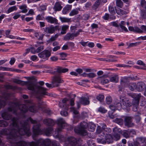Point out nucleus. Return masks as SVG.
<instances>
[{
    "instance_id": "nucleus-9",
    "label": "nucleus",
    "mask_w": 146,
    "mask_h": 146,
    "mask_svg": "<svg viewBox=\"0 0 146 146\" xmlns=\"http://www.w3.org/2000/svg\"><path fill=\"white\" fill-rule=\"evenodd\" d=\"M120 102L123 105L122 106L123 108L129 110V107L131 106V102L127 98H123L122 99L120 98Z\"/></svg>"
},
{
    "instance_id": "nucleus-37",
    "label": "nucleus",
    "mask_w": 146,
    "mask_h": 146,
    "mask_svg": "<svg viewBox=\"0 0 146 146\" xmlns=\"http://www.w3.org/2000/svg\"><path fill=\"white\" fill-rule=\"evenodd\" d=\"M8 121H5L3 120H0V126L6 127L8 125Z\"/></svg>"
},
{
    "instance_id": "nucleus-64",
    "label": "nucleus",
    "mask_w": 146,
    "mask_h": 146,
    "mask_svg": "<svg viewBox=\"0 0 146 146\" xmlns=\"http://www.w3.org/2000/svg\"><path fill=\"white\" fill-rule=\"evenodd\" d=\"M15 59L14 58H11V60L9 61L10 64L11 65H13L15 63Z\"/></svg>"
},
{
    "instance_id": "nucleus-40",
    "label": "nucleus",
    "mask_w": 146,
    "mask_h": 146,
    "mask_svg": "<svg viewBox=\"0 0 146 146\" xmlns=\"http://www.w3.org/2000/svg\"><path fill=\"white\" fill-rule=\"evenodd\" d=\"M122 106H123V105L121 102L120 103H118L115 104L116 110H120L121 108H123Z\"/></svg>"
},
{
    "instance_id": "nucleus-4",
    "label": "nucleus",
    "mask_w": 146,
    "mask_h": 146,
    "mask_svg": "<svg viewBox=\"0 0 146 146\" xmlns=\"http://www.w3.org/2000/svg\"><path fill=\"white\" fill-rule=\"evenodd\" d=\"M87 126H88L89 131L91 132L94 131L96 127L95 124L92 122H90L88 124L86 122L83 121L80 123L79 126H76L74 128V131L78 134L86 135L87 134L86 130Z\"/></svg>"
},
{
    "instance_id": "nucleus-49",
    "label": "nucleus",
    "mask_w": 146,
    "mask_h": 146,
    "mask_svg": "<svg viewBox=\"0 0 146 146\" xmlns=\"http://www.w3.org/2000/svg\"><path fill=\"white\" fill-rule=\"evenodd\" d=\"M141 4L142 7L146 9V2L144 0H141Z\"/></svg>"
},
{
    "instance_id": "nucleus-27",
    "label": "nucleus",
    "mask_w": 146,
    "mask_h": 146,
    "mask_svg": "<svg viewBox=\"0 0 146 146\" xmlns=\"http://www.w3.org/2000/svg\"><path fill=\"white\" fill-rule=\"evenodd\" d=\"M59 19L62 23H69L71 22V18H68L65 17H60Z\"/></svg>"
},
{
    "instance_id": "nucleus-8",
    "label": "nucleus",
    "mask_w": 146,
    "mask_h": 146,
    "mask_svg": "<svg viewBox=\"0 0 146 146\" xmlns=\"http://www.w3.org/2000/svg\"><path fill=\"white\" fill-rule=\"evenodd\" d=\"M51 51L45 50L38 54V56L40 58L45 60H48L51 55Z\"/></svg>"
},
{
    "instance_id": "nucleus-53",
    "label": "nucleus",
    "mask_w": 146,
    "mask_h": 146,
    "mask_svg": "<svg viewBox=\"0 0 146 146\" xmlns=\"http://www.w3.org/2000/svg\"><path fill=\"white\" fill-rule=\"evenodd\" d=\"M119 27L121 29L122 32L124 31L125 32H128V30H127V29L124 26H121Z\"/></svg>"
},
{
    "instance_id": "nucleus-51",
    "label": "nucleus",
    "mask_w": 146,
    "mask_h": 146,
    "mask_svg": "<svg viewBox=\"0 0 146 146\" xmlns=\"http://www.w3.org/2000/svg\"><path fill=\"white\" fill-rule=\"evenodd\" d=\"M58 36L56 35L54 36H52L50 39L49 40V41H54L55 40L57 39Z\"/></svg>"
},
{
    "instance_id": "nucleus-29",
    "label": "nucleus",
    "mask_w": 146,
    "mask_h": 146,
    "mask_svg": "<svg viewBox=\"0 0 146 146\" xmlns=\"http://www.w3.org/2000/svg\"><path fill=\"white\" fill-rule=\"evenodd\" d=\"M117 13L120 15L126 14L127 12L124 10L119 8H118L116 10Z\"/></svg>"
},
{
    "instance_id": "nucleus-2",
    "label": "nucleus",
    "mask_w": 146,
    "mask_h": 146,
    "mask_svg": "<svg viewBox=\"0 0 146 146\" xmlns=\"http://www.w3.org/2000/svg\"><path fill=\"white\" fill-rule=\"evenodd\" d=\"M25 102L27 104H31L29 106L28 104L19 105L18 103H12L10 105V106L8 108V110L10 112H13V113L16 114L18 109L21 111L22 113H25L28 110L32 112L36 111L37 108L36 106L34 104H32V101L31 100H26Z\"/></svg>"
},
{
    "instance_id": "nucleus-39",
    "label": "nucleus",
    "mask_w": 146,
    "mask_h": 146,
    "mask_svg": "<svg viewBox=\"0 0 146 146\" xmlns=\"http://www.w3.org/2000/svg\"><path fill=\"white\" fill-rule=\"evenodd\" d=\"M141 43V42H139L134 43H131L129 44L128 46L129 47H131L134 46H137L138 45H140Z\"/></svg>"
},
{
    "instance_id": "nucleus-10",
    "label": "nucleus",
    "mask_w": 146,
    "mask_h": 146,
    "mask_svg": "<svg viewBox=\"0 0 146 146\" xmlns=\"http://www.w3.org/2000/svg\"><path fill=\"white\" fill-rule=\"evenodd\" d=\"M63 82L60 76H56L53 78L52 84L53 87H56L59 86L60 84L63 83Z\"/></svg>"
},
{
    "instance_id": "nucleus-1",
    "label": "nucleus",
    "mask_w": 146,
    "mask_h": 146,
    "mask_svg": "<svg viewBox=\"0 0 146 146\" xmlns=\"http://www.w3.org/2000/svg\"><path fill=\"white\" fill-rule=\"evenodd\" d=\"M29 121L34 124L33 127V132L34 135L41 134L43 133H45L47 136L50 135L53 130L52 128L49 127L46 129L42 130L40 129V125L39 123L31 118H29L23 124L18 122L17 118H13L11 120L10 125L11 129L10 130L6 129H2L1 131V133L3 135L7 136V138L9 139V141L11 143V146H26L27 143L25 142L18 141L21 137L18 135H26L28 136L31 135L28 125ZM50 144V141L49 139L44 140L42 139H38L36 143L33 141L28 143L30 146H48Z\"/></svg>"
},
{
    "instance_id": "nucleus-38",
    "label": "nucleus",
    "mask_w": 146,
    "mask_h": 146,
    "mask_svg": "<svg viewBox=\"0 0 146 146\" xmlns=\"http://www.w3.org/2000/svg\"><path fill=\"white\" fill-rule=\"evenodd\" d=\"M116 5L120 8L123 6V3L121 0H116Z\"/></svg>"
},
{
    "instance_id": "nucleus-17",
    "label": "nucleus",
    "mask_w": 146,
    "mask_h": 146,
    "mask_svg": "<svg viewBox=\"0 0 146 146\" xmlns=\"http://www.w3.org/2000/svg\"><path fill=\"white\" fill-rule=\"evenodd\" d=\"M137 90L139 92L142 91L145 88V84L143 82H140L136 84Z\"/></svg>"
},
{
    "instance_id": "nucleus-6",
    "label": "nucleus",
    "mask_w": 146,
    "mask_h": 146,
    "mask_svg": "<svg viewBox=\"0 0 146 146\" xmlns=\"http://www.w3.org/2000/svg\"><path fill=\"white\" fill-rule=\"evenodd\" d=\"M57 123L58 127L55 132L56 136L57 137H58L59 132L62 131V130L63 129L64 127L65 126L66 124L65 120L62 118H59L57 119Z\"/></svg>"
},
{
    "instance_id": "nucleus-32",
    "label": "nucleus",
    "mask_w": 146,
    "mask_h": 146,
    "mask_svg": "<svg viewBox=\"0 0 146 146\" xmlns=\"http://www.w3.org/2000/svg\"><path fill=\"white\" fill-rule=\"evenodd\" d=\"M17 7L16 6H14L10 7L7 10L6 13H9L14 11H16L17 10Z\"/></svg>"
},
{
    "instance_id": "nucleus-33",
    "label": "nucleus",
    "mask_w": 146,
    "mask_h": 146,
    "mask_svg": "<svg viewBox=\"0 0 146 146\" xmlns=\"http://www.w3.org/2000/svg\"><path fill=\"white\" fill-rule=\"evenodd\" d=\"M113 121L119 125H121L123 123V120L120 118H116L113 120Z\"/></svg>"
},
{
    "instance_id": "nucleus-62",
    "label": "nucleus",
    "mask_w": 146,
    "mask_h": 146,
    "mask_svg": "<svg viewBox=\"0 0 146 146\" xmlns=\"http://www.w3.org/2000/svg\"><path fill=\"white\" fill-rule=\"evenodd\" d=\"M88 42V41L85 42L82 40L81 42H79V43L81 44L83 46H85L87 45Z\"/></svg>"
},
{
    "instance_id": "nucleus-28",
    "label": "nucleus",
    "mask_w": 146,
    "mask_h": 146,
    "mask_svg": "<svg viewBox=\"0 0 146 146\" xmlns=\"http://www.w3.org/2000/svg\"><path fill=\"white\" fill-rule=\"evenodd\" d=\"M69 27L68 25H63L61 27L62 31L61 32V33L62 35L65 34L66 33V31L68 29Z\"/></svg>"
},
{
    "instance_id": "nucleus-48",
    "label": "nucleus",
    "mask_w": 146,
    "mask_h": 146,
    "mask_svg": "<svg viewBox=\"0 0 146 146\" xmlns=\"http://www.w3.org/2000/svg\"><path fill=\"white\" fill-rule=\"evenodd\" d=\"M98 111L102 113H105L107 111L104 108L102 107H100L98 109Z\"/></svg>"
},
{
    "instance_id": "nucleus-54",
    "label": "nucleus",
    "mask_w": 146,
    "mask_h": 146,
    "mask_svg": "<svg viewBox=\"0 0 146 146\" xmlns=\"http://www.w3.org/2000/svg\"><path fill=\"white\" fill-rule=\"evenodd\" d=\"M129 133L130 136H133V135H135L136 134V132L133 129H131L129 130Z\"/></svg>"
},
{
    "instance_id": "nucleus-19",
    "label": "nucleus",
    "mask_w": 146,
    "mask_h": 146,
    "mask_svg": "<svg viewBox=\"0 0 146 146\" xmlns=\"http://www.w3.org/2000/svg\"><path fill=\"white\" fill-rule=\"evenodd\" d=\"M54 70H57L58 72V73H65L68 72V69L67 68H63L62 67L57 66L54 69Z\"/></svg>"
},
{
    "instance_id": "nucleus-47",
    "label": "nucleus",
    "mask_w": 146,
    "mask_h": 146,
    "mask_svg": "<svg viewBox=\"0 0 146 146\" xmlns=\"http://www.w3.org/2000/svg\"><path fill=\"white\" fill-rule=\"evenodd\" d=\"M47 6V5L46 3H45L44 5H41L40 7L41 10L42 11H45L46 10V7Z\"/></svg>"
},
{
    "instance_id": "nucleus-3",
    "label": "nucleus",
    "mask_w": 146,
    "mask_h": 146,
    "mask_svg": "<svg viewBox=\"0 0 146 146\" xmlns=\"http://www.w3.org/2000/svg\"><path fill=\"white\" fill-rule=\"evenodd\" d=\"M13 81L15 83L21 85H27L28 90H31L34 92H36L37 95H39L36 96L38 99H40L42 95H48L46 88L37 85L31 81L26 82L17 79H14L13 80Z\"/></svg>"
},
{
    "instance_id": "nucleus-59",
    "label": "nucleus",
    "mask_w": 146,
    "mask_h": 146,
    "mask_svg": "<svg viewBox=\"0 0 146 146\" xmlns=\"http://www.w3.org/2000/svg\"><path fill=\"white\" fill-rule=\"evenodd\" d=\"M60 114L64 116H66L68 114V112L66 111H61L60 112Z\"/></svg>"
},
{
    "instance_id": "nucleus-21",
    "label": "nucleus",
    "mask_w": 146,
    "mask_h": 146,
    "mask_svg": "<svg viewBox=\"0 0 146 146\" xmlns=\"http://www.w3.org/2000/svg\"><path fill=\"white\" fill-rule=\"evenodd\" d=\"M98 79L100 81L101 83L103 84H107L109 82V80L104 76L98 77Z\"/></svg>"
},
{
    "instance_id": "nucleus-42",
    "label": "nucleus",
    "mask_w": 146,
    "mask_h": 146,
    "mask_svg": "<svg viewBox=\"0 0 146 146\" xmlns=\"http://www.w3.org/2000/svg\"><path fill=\"white\" fill-rule=\"evenodd\" d=\"M129 132V130H128V131H126L124 132L123 134V135L124 137L127 138L129 137L130 136Z\"/></svg>"
},
{
    "instance_id": "nucleus-30",
    "label": "nucleus",
    "mask_w": 146,
    "mask_h": 146,
    "mask_svg": "<svg viewBox=\"0 0 146 146\" xmlns=\"http://www.w3.org/2000/svg\"><path fill=\"white\" fill-rule=\"evenodd\" d=\"M128 87L132 91H133L135 89L137 90L136 84L135 83H129L128 85Z\"/></svg>"
},
{
    "instance_id": "nucleus-15",
    "label": "nucleus",
    "mask_w": 146,
    "mask_h": 146,
    "mask_svg": "<svg viewBox=\"0 0 146 146\" xmlns=\"http://www.w3.org/2000/svg\"><path fill=\"white\" fill-rule=\"evenodd\" d=\"M61 4L62 2H60L58 0H57L55 3L53 7V9L54 11H60L62 8Z\"/></svg>"
},
{
    "instance_id": "nucleus-25",
    "label": "nucleus",
    "mask_w": 146,
    "mask_h": 146,
    "mask_svg": "<svg viewBox=\"0 0 146 146\" xmlns=\"http://www.w3.org/2000/svg\"><path fill=\"white\" fill-rule=\"evenodd\" d=\"M79 8H77L75 9H73L70 13L69 15L70 16H73L77 14L80 11Z\"/></svg>"
},
{
    "instance_id": "nucleus-22",
    "label": "nucleus",
    "mask_w": 146,
    "mask_h": 146,
    "mask_svg": "<svg viewBox=\"0 0 146 146\" xmlns=\"http://www.w3.org/2000/svg\"><path fill=\"white\" fill-rule=\"evenodd\" d=\"M19 9L21 10V12L23 13H26L28 11V7L25 4H23L19 6Z\"/></svg>"
},
{
    "instance_id": "nucleus-41",
    "label": "nucleus",
    "mask_w": 146,
    "mask_h": 146,
    "mask_svg": "<svg viewBox=\"0 0 146 146\" xmlns=\"http://www.w3.org/2000/svg\"><path fill=\"white\" fill-rule=\"evenodd\" d=\"M98 100L100 102L102 101L104 99V96L102 95H99L96 97Z\"/></svg>"
},
{
    "instance_id": "nucleus-14",
    "label": "nucleus",
    "mask_w": 146,
    "mask_h": 146,
    "mask_svg": "<svg viewBox=\"0 0 146 146\" xmlns=\"http://www.w3.org/2000/svg\"><path fill=\"white\" fill-rule=\"evenodd\" d=\"M125 125L129 127H132L133 126V123L132 122V118L131 117H126L124 119Z\"/></svg>"
},
{
    "instance_id": "nucleus-24",
    "label": "nucleus",
    "mask_w": 146,
    "mask_h": 146,
    "mask_svg": "<svg viewBox=\"0 0 146 146\" xmlns=\"http://www.w3.org/2000/svg\"><path fill=\"white\" fill-rule=\"evenodd\" d=\"M2 117L6 120H8L11 118V115L7 112H3L2 114Z\"/></svg>"
},
{
    "instance_id": "nucleus-60",
    "label": "nucleus",
    "mask_w": 146,
    "mask_h": 146,
    "mask_svg": "<svg viewBox=\"0 0 146 146\" xmlns=\"http://www.w3.org/2000/svg\"><path fill=\"white\" fill-rule=\"evenodd\" d=\"M137 64L140 65H142L143 66H145V64L142 61L139 60L137 62Z\"/></svg>"
},
{
    "instance_id": "nucleus-12",
    "label": "nucleus",
    "mask_w": 146,
    "mask_h": 146,
    "mask_svg": "<svg viewBox=\"0 0 146 146\" xmlns=\"http://www.w3.org/2000/svg\"><path fill=\"white\" fill-rule=\"evenodd\" d=\"M58 27V26H56L54 27L53 25H51L50 27H46L44 29V32L47 33L52 34L54 33L55 30H56Z\"/></svg>"
},
{
    "instance_id": "nucleus-16",
    "label": "nucleus",
    "mask_w": 146,
    "mask_h": 146,
    "mask_svg": "<svg viewBox=\"0 0 146 146\" xmlns=\"http://www.w3.org/2000/svg\"><path fill=\"white\" fill-rule=\"evenodd\" d=\"M45 20L48 23H55L57 24L58 23V20L55 18L50 16L46 17Z\"/></svg>"
},
{
    "instance_id": "nucleus-34",
    "label": "nucleus",
    "mask_w": 146,
    "mask_h": 146,
    "mask_svg": "<svg viewBox=\"0 0 146 146\" xmlns=\"http://www.w3.org/2000/svg\"><path fill=\"white\" fill-rule=\"evenodd\" d=\"M106 125L104 124V125L102 126V130L104 131L107 133H110L111 132V129L109 127L106 128Z\"/></svg>"
},
{
    "instance_id": "nucleus-58",
    "label": "nucleus",
    "mask_w": 146,
    "mask_h": 146,
    "mask_svg": "<svg viewBox=\"0 0 146 146\" xmlns=\"http://www.w3.org/2000/svg\"><path fill=\"white\" fill-rule=\"evenodd\" d=\"M88 77L90 78H93L96 76V75L95 74L92 72L88 73Z\"/></svg>"
},
{
    "instance_id": "nucleus-11",
    "label": "nucleus",
    "mask_w": 146,
    "mask_h": 146,
    "mask_svg": "<svg viewBox=\"0 0 146 146\" xmlns=\"http://www.w3.org/2000/svg\"><path fill=\"white\" fill-rule=\"evenodd\" d=\"M79 102H77V107L78 108L80 107V104H81L86 105H88L90 103V102L88 98L86 97H81L79 100Z\"/></svg>"
},
{
    "instance_id": "nucleus-26",
    "label": "nucleus",
    "mask_w": 146,
    "mask_h": 146,
    "mask_svg": "<svg viewBox=\"0 0 146 146\" xmlns=\"http://www.w3.org/2000/svg\"><path fill=\"white\" fill-rule=\"evenodd\" d=\"M11 32V30H7L5 31V34L6 35L5 37L7 38H9L11 39H14L15 38V36L10 35V34Z\"/></svg>"
},
{
    "instance_id": "nucleus-52",
    "label": "nucleus",
    "mask_w": 146,
    "mask_h": 146,
    "mask_svg": "<svg viewBox=\"0 0 146 146\" xmlns=\"http://www.w3.org/2000/svg\"><path fill=\"white\" fill-rule=\"evenodd\" d=\"M44 47L43 46H40L36 49L37 53L39 52L44 49Z\"/></svg>"
},
{
    "instance_id": "nucleus-18",
    "label": "nucleus",
    "mask_w": 146,
    "mask_h": 146,
    "mask_svg": "<svg viewBox=\"0 0 146 146\" xmlns=\"http://www.w3.org/2000/svg\"><path fill=\"white\" fill-rule=\"evenodd\" d=\"M68 141L71 145L72 146H74L77 143V141L76 139L73 137H68Z\"/></svg>"
},
{
    "instance_id": "nucleus-31",
    "label": "nucleus",
    "mask_w": 146,
    "mask_h": 146,
    "mask_svg": "<svg viewBox=\"0 0 146 146\" xmlns=\"http://www.w3.org/2000/svg\"><path fill=\"white\" fill-rule=\"evenodd\" d=\"M111 82H117L118 81V75H114L112 76L110 78Z\"/></svg>"
},
{
    "instance_id": "nucleus-45",
    "label": "nucleus",
    "mask_w": 146,
    "mask_h": 146,
    "mask_svg": "<svg viewBox=\"0 0 146 146\" xmlns=\"http://www.w3.org/2000/svg\"><path fill=\"white\" fill-rule=\"evenodd\" d=\"M109 11L112 14L114 15L115 14L114 9L113 7L111 6H110L109 7Z\"/></svg>"
},
{
    "instance_id": "nucleus-46",
    "label": "nucleus",
    "mask_w": 146,
    "mask_h": 146,
    "mask_svg": "<svg viewBox=\"0 0 146 146\" xmlns=\"http://www.w3.org/2000/svg\"><path fill=\"white\" fill-rule=\"evenodd\" d=\"M106 103L108 104H110L112 102V99L110 96H108L106 98Z\"/></svg>"
},
{
    "instance_id": "nucleus-43",
    "label": "nucleus",
    "mask_w": 146,
    "mask_h": 146,
    "mask_svg": "<svg viewBox=\"0 0 146 146\" xmlns=\"http://www.w3.org/2000/svg\"><path fill=\"white\" fill-rule=\"evenodd\" d=\"M134 32L141 33H143V31L141 29L137 27H135Z\"/></svg>"
},
{
    "instance_id": "nucleus-36",
    "label": "nucleus",
    "mask_w": 146,
    "mask_h": 146,
    "mask_svg": "<svg viewBox=\"0 0 146 146\" xmlns=\"http://www.w3.org/2000/svg\"><path fill=\"white\" fill-rule=\"evenodd\" d=\"M102 0H97L96 1L93 5V8L94 9H96L100 4Z\"/></svg>"
},
{
    "instance_id": "nucleus-35",
    "label": "nucleus",
    "mask_w": 146,
    "mask_h": 146,
    "mask_svg": "<svg viewBox=\"0 0 146 146\" xmlns=\"http://www.w3.org/2000/svg\"><path fill=\"white\" fill-rule=\"evenodd\" d=\"M35 36L38 39L40 40H42L44 35L43 34H39L38 33H35Z\"/></svg>"
},
{
    "instance_id": "nucleus-63",
    "label": "nucleus",
    "mask_w": 146,
    "mask_h": 146,
    "mask_svg": "<svg viewBox=\"0 0 146 146\" xmlns=\"http://www.w3.org/2000/svg\"><path fill=\"white\" fill-rule=\"evenodd\" d=\"M30 58L31 60L33 61L36 60L38 58L37 56L35 55L32 56Z\"/></svg>"
},
{
    "instance_id": "nucleus-13",
    "label": "nucleus",
    "mask_w": 146,
    "mask_h": 146,
    "mask_svg": "<svg viewBox=\"0 0 146 146\" xmlns=\"http://www.w3.org/2000/svg\"><path fill=\"white\" fill-rule=\"evenodd\" d=\"M105 137V140L101 141L102 143L105 144L107 143L108 144H109L113 142V137L110 134L106 133Z\"/></svg>"
},
{
    "instance_id": "nucleus-5",
    "label": "nucleus",
    "mask_w": 146,
    "mask_h": 146,
    "mask_svg": "<svg viewBox=\"0 0 146 146\" xmlns=\"http://www.w3.org/2000/svg\"><path fill=\"white\" fill-rule=\"evenodd\" d=\"M130 96L133 98L132 102L133 105V110L136 111L138 108L140 98L141 97L140 94H131Z\"/></svg>"
},
{
    "instance_id": "nucleus-50",
    "label": "nucleus",
    "mask_w": 146,
    "mask_h": 146,
    "mask_svg": "<svg viewBox=\"0 0 146 146\" xmlns=\"http://www.w3.org/2000/svg\"><path fill=\"white\" fill-rule=\"evenodd\" d=\"M21 16V15L19 13H16L15 14V15L13 17V19L16 20L19 18Z\"/></svg>"
},
{
    "instance_id": "nucleus-61",
    "label": "nucleus",
    "mask_w": 146,
    "mask_h": 146,
    "mask_svg": "<svg viewBox=\"0 0 146 146\" xmlns=\"http://www.w3.org/2000/svg\"><path fill=\"white\" fill-rule=\"evenodd\" d=\"M109 107L110 109L113 111H114L116 110L115 106V104L114 105H111Z\"/></svg>"
},
{
    "instance_id": "nucleus-55",
    "label": "nucleus",
    "mask_w": 146,
    "mask_h": 146,
    "mask_svg": "<svg viewBox=\"0 0 146 146\" xmlns=\"http://www.w3.org/2000/svg\"><path fill=\"white\" fill-rule=\"evenodd\" d=\"M113 136L115 139L116 141L118 140L120 138V136L118 134L115 133L114 134Z\"/></svg>"
},
{
    "instance_id": "nucleus-44",
    "label": "nucleus",
    "mask_w": 146,
    "mask_h": 146,
    "mask_svg": "<svg viewBox=\"0 0 146 146\" xmlns=\"http://www.w3.org/2000/svg\"><path fill=\"white\" fill-rule=\"evenodd\" d=\"M44 18L42 14H39L36 17V20H42Z\"/></svg>"
},
{
    "instance_id": "nucleus-56",
    "label": "nucleus",
    "mask_w": 146,
    "mask_h": 146,
    "mask_svg": "<svg viewBox=\"0 0 146 146\" xmlns=\"http://www.w3.org/2000/svg\"><path fill=\"white\" fill-rule=\"evenodd\" d=\"M71 111L73 112L74 114H77L78 113V111L74 107H71Z\"/></svg>"
},
{
    "instance_id": "nucleus-7",
    "label": "nucleus",
    "mask_w": 146,
    "mask_h": 146,
    "mask_svg": "<svg viewBox=\"0 0 146 146\" xmlns=\"http://www.w3.org/2000/svg\"><path fill=\"white\" fill-rule=\"evenodd\" d=\"M10 95L9 94L5 93L2 97L0 96V109L6 104L7 100L9 99Z\"/></svg>"
},
{
    "instance_id": "nucleus-57",
    "label": "nucleus",
    "mask_w": 146,
    "mask_h": 146,
    "mask_svg": "<svg viewBox=\"0 0 146 146\" xmlns=\"http://www.w3.org/2000/svg\"><path fill=\"white\" fill-rule=\"evenodd\" d=\"M102 131V130L101 129V127L100 126H98L97 127L96 133L98 134H99Z\"/></svg>"
},
{
    "instance_id": "nucleus-20",
    "label": "nucleus",
    "mask_w": 146,
    "mask_h": 146,
    "mask_svg": "<svg viewBox=\"0 0 146 146\" xmlns=\"http://www.w3.org/2000/svg\"><path fill=\"white\" fill-rule=\"evenodd\" d=\"M44 123L45 124L50 126L53 125L54 124V121L51 119H45L44 120Z\"/></svg>"
},
{
    "instance_id": "nucleus-23",
    "label": "nucleus",
    "mask_w": 146,
    "mask_h": 146,
    "mask_svg": "<svg viewBox=\"0 0 146 146\" xmlns=\"http://www.w3.org/2000/svg\"><path fill=\"white\" fill-rule=\"evenodd\" d=\"M74 38L73 33H68L64 37V40H72Z\"/></svg>"
}]
</instances>
